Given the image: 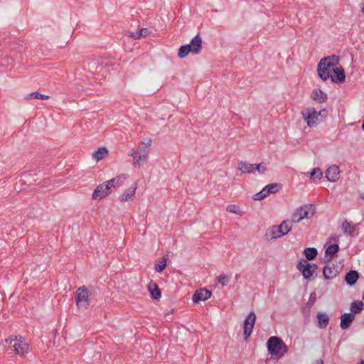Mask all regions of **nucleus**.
I'll list each match as a JSON object with an SVG mask.
<instances>
[{"instance_id":"nucleus-1","label":"nucleus","mask_w":364,"mask_h":364,"mask_svg":"<svg viewBox=\"0 0 364 364\" xmlns=\"http://www.w3.org/2000/svg\"><path fill=\"white\" fill-rule=\"evenodd\" d=\"M267 345L269 353L275 359L282 358L288 351V348L283 341L276 336L270 337Z\"/></svg>"},{"instance_id":"nucleus-2","label":"nucleus","mask_w":364,"mask_h":364,"mask_svg":"<svg viewBox=\"0 0 364 364\" xmlns=\"http://www.w3.org/2000/svg\"><path fill=\"white\" fill-rule=\"evenodd\" d=\"M315 209L312 205L306 204L297 208L291 214L290 221L299 223L304 219H309L314 216Z\"/></svg>"},{"instance_id":"nucleus-3","label":"nucleus","mask_w":364,"mask_h":364,"mask_svg":"<svg viewBox=\"0 0 364 364\" xmlns=\"http://www.w3.org/2000/svg\"><path fill=\"white\" fill-rule=\"evenodd\" d=\"M268 168V163L262 161L259 164L250 163L249 161H240L238 164V169L243 173H254L257 171L259 173H264Z\"/></svg>"},{"instance_id":"nucleus-4","label":"nucleus","mask_w":364,"mask_h":364,"mask_svg":"<svg viewBox=\"0 0 364 364\" xmlns=\"http://www.w3.org/2000/svg\"><path fill=\"white\" fill-rule=\"evenodd\" d=\"M307 125L310 127L316 126L321 122V111L317 112L314 107H307L301 112Z\"/></svg>"},{"instance_id":"nucleus-5","label":"nucleus","mask_w":364,"mask_h":364,"mask_svg":"<svg viewBox=\"0 0 364 364\" xmlns=\"http://www.w3.org/2000/svg\"><path fill=\"white\" fill-rule=\"evenodd\" d=\"M5 341L6 343L11 345V348L14 349V351L21 356L23 355L28 351L29 346L26 343L22 341L21 337H10L8 339H6Z\"/></svg>"},{"instance_id":"nucleus-6","label":"nucleus","mask_w":364,"mask_h":364,"mask_svg":"<svg viewBox=\"0 0 364 364\" xmlns=\"http://www.w3.org/2000/svg\"><path fill=\"white\" fill-rule=\"evenodd\" d=\"M297 269L301 272L305 279H311L316 275L317 266L302 259L298 263Z\"/></svg>"},{"instance_id":"nucleus-7","label":"nucleus","mask_w":364,"mask_h":364,"mask_svg":"<svg viewBox=\"0 0 364 364\" xmlns=\"http://www.w3.org/2000/svg\"><path fill=\"white\" fill-rule=\"evenodd\" d=\"M90 293L85 287H80L76 291V304L78 308L86 309L89 306Z\"/></svg>"},{"instance_id":"nucleus-8","label":"nucleus","mask_w":364,"mask_h":364,"mask_svg":"<svg viewBox=\"0 0 364 364\" xmlns=\"http://www.w3.org/2000/svg\"><path fill=\"white\" fill-rule=\"evenodd\" d=\"M111 186L107 181L97 186L92 193V198L93 200H101L109 196L111 193Z\"/></svg>"},{"instance_id":"nucleus-9","label":"nucleus","mask_w":364,"mask_h":364,"mask_svg":"<svg viewBox=\"0 0 364 364\" xmlns=\"http://www.w3.org/2000/svg\"><path fill=\"white\" fill-rule=\"evenodd\" d=\"M256 321V314L250 312L244 321V335L247 340L251 335Z\"/></svg>"},{"instance_id":"nucleus-10","label":"nucleus","mask_w":364,"mask_h":364,"mask_svg":"<svg viewBox=\"0 0 364 364\" xmlns=\"http://www.w3.org/2000/svg\"><path fill=\"white\" fill-rule=\"evenodd\" d=\"M279 184L271 183L266 186L260 192L253 196V199L256 200H262L266 198L269 193H274L279 191Z\"/></svg>"},{"instance_id":"nucleus-11","label":"nucleus","mask_w":364,"mask_h":364,"mask_svg":"<svg viewBox=\"0 0 364 364\" xmlns=\"http://www.w3.org/2000/svg\"><path fill=\"white\" fill-rule=\"evenodd\" d=\"M137 188V183H133L127 190L121 193L119 196V199L122 203L131 201L135 195L136 190Z\"/></svg>"},{"instance_id":"nucleus-12","label":"nucleus","mask_w":364,"mask_h":364,"mask_svg":"<svg viewBox=\"0 0 364 364\" xmlns=\"http://www.w3.org/2000/svg\"><path fill=\"white\" fill-rule=\"evenodd\" d=\"M333 73L330 75L331 81L335 83H341L346 78L345 71L343 68H331Z\"/></svg>"},{"instance_id":"nucleus-13","label":"nucleus","mask_w":364,"mask_h":364,"mask_svg":"<svg viewBox=\"0 0 364 364\" xmlns=\"http://www.w3.org/2000/svg\"><path fill=\"white\" fill-rule=\"evenodd\" d=\"M187 45L190 46L191 53L197 55L202 49V38L199 34H197L192 38L191 43Z\"/></svg>"},{"instance_id":"nucleus-14","label":"nucleus","mask_w":364,"mask_h":364,"mask_svg":"<svg viewBox=\"0 0 364 364\" xmlns=\"http://www.w3.org/2000/svg\"><path fill=\"white\" fill-rule=\"evenodd\" d=\"M326 177L331 182L337 181L340 177L339 168L336 165L330 166L326 172Z\"/></svg>"},{"instance_id":"nucleus-15","label":"nucleus","mask_w":364,"mask_h":364,"mask_svg":"<svg viewBox=\"0 0 364 364\" xmlns=\"http://www.w3.org/2000/svg\"><path fill=\"white\" fill-rule=\"evenodd\" d=\"M211 291L200 289L197 290L193 296V302L198 303L200 301H205L211 296Z\"/></svg>"},{"instance_id":"nucleus-16","label":"nucleus","mask_w":364,"mask_h":364,"mask_svg":"<svg viewBox=\"0 0 364 364\" xmlns=\"http://www.w3.org/2000/svg\"><path fill=\"white\" fill-rule=\"evenodd\" d=\"M339 63V58L335 55L323 58L319 63L321 65L326 66L328 68H333V67L338 65Z\"/></svg>"},{"instance_id":"nucleus-17","label":"nucleus","mask_w":364,"mask_h":364,"mask_svg":"<svg viewBox=\"0 0 364 364\" xmlns=\"http://www.w3.org/2000/svg\"><path fill=\"white\" fill-rule=\"evenodd\" d=\"M128 177V175L125 173L118 175L117 177L109 180V184L113 188L121 187L125 184V181H127Z\"/></svg>"},{"instance_id":"nucleus-18","label":"nucleus","mask_w":364,"mask_h":364,"mask_svg":"<svg viewBox=\"0 0 364 364\" xmlns=\"http://www.w3.org/2000/svg\"><path fill=\"white\" fill-rule=\"evenodd\" d=\"M323 274L325 279H331L338 275V271L334 264H331L323 267Z\"/></svg>"},{"instance_id":"nucleus-19","label":"nucleus","mask_w":364,"mask_h":364,"mask_svg":"<svg viewBox=\"0 0 364 364\" xmlns=\"http://www.w3.org/2000/svg\"><path fill=\"white\" fill-rule=\"evenodd\" d=\"M355 319V316L352 314L345 313L341 317L340 326L342 329H347Z\"/></svg>"},{"instance_id":"nucleus-20","label":"nucleus","mask_w":364,"mask_h":364,"mask_svg":"<svg viewBox=\"0 0 364 364\" xmlns=\"http://www.w3.org/2000/svg\"><path fill=\"white\" fill-rule=\"evenodd\" d=\"M311 97L314 100L323 103L327 100V95L321 90H314L311 92Z\"/></svg>"},{"instance_id":"nucleus-21","label":"nucleus","mask_w":364,"mask_h":364,"mask_svg":"<svg viewBox=\"0 0 364 364\" xmlns=\"http://www.w3.org/2000/svg\"><path fill=\"white\" fill-rule=\"evenodd\" d=\"M148 289L154 299L161 298V291L156 283L150 282L148 285Z\"/></svg>"},{"instance_id":"nucleus-22","label":"nucleus","mask_w":364,"mask_h":364,"mask_svg":"<svg viewBox=\"0 0 364 364\" xmlns=\"http://www.w3.org/2000/svg\"><path fill=\"white\" fill-rule=\"evenodd\" d=\"M318 318V326L320 328H325L329 322V317L326 313H318L316 316Z\"/></svg>"},{"instance_id":"nucleus-23","label":"nucleus","mask_w":364,"mask_h":364,"mask_svg":"<svg viewBox=\"0 0 364 364\" xmlns=\"http://www.w3.org/2000/svg\"><path fill=\"white\" fill-rule=\"evenodd\" d=\"M108 154V150L106 147H100L97 150L95 151L92 154V156L94 159L100 160L107 157Z\"/></svg>"},{"instance_id":"nucleus-24","label":"nucleus","mask_w":364,"mask_h":364,"mask_svg":"<svg viewBox=\"0 0 364 364\" xmlns=\"http://www.w3.org/2000/svg\"><path fill=\"white\" fill-rule=\"evenodd\" d=\"M329 69L326 66L321 65V63L318 64V76L324 81H326L330 77Z\"/></svg>"},{"instance_id":"nucleus-25","label":"nucleus","mask_w":364,"mask_h":364,"mask_svg":"<svg viewBox=\"0 0 364 364\" xmlns=\"http://www.w3.org/2000/svg\"><path fill=\"white\" fill-rule=\"evenodd\" d=\"M358 279V273L356 271L351 270L348 272L346 275V282L349 285H353L355 284Z\"/></svg>"},{"instance_id":"nucleus-26","label":"nucleus","mask_w":364,"mask_h":364,"mask_svg":"<svg viewBox=\"0 0 364 364\" xmlns=\"http://www.w3.org/2000/svg\"><path fill=\"white\" fill-rule=\"evenodd\" d=\"M291 223H292L289 219L288 220H284L279 225H277L280 232H282L283 235H287L291 230Z\"/></svg>"},{"instance_id":"nucleus-27","label":"nucleus","mask_w":364,"mask_h":364,"mask_svg":"<svg viewBox=\"0 0 364 364\" xmlns=\"http://www.w3.org/2000/svg\"><path fill=\"white\" fill-rule=\"evenodd\" d=\"M151 144V139L147 140V143L145 144L144 149H141L140 152L134 151L132 154L133 159H145L146 157V148L147 145Z\"/></svg>"},{"instance_id":"nucleus-28","label":"nucleus","mask_w":364,"mask_h":364,"mask_svg":"<svg viewBox=\"0 0 364 364\" xmlns=\"http://www.w3.org/2000/svg\"><path fill=\"white\" fill-rule=\"evenodd\" d=\"M364 306V304L361 301H353L350 305V311L353 314H358L360 312Z\"/></svg>"},{"instance_id":"nucleus-29","label":"nucleus","mask_w":364,"mask_h":364,"mask_svg":"<svg viewBox=\"0 0 364 364\" xmlns=\"http://www.w3.org/2000/svg\"><path fill=\"white\" fill-rule=\"evenodd\" d=\"M50 98V96L44 94H41L38 92H33L30 93L28 96L25 97L26 100L29 99H37V100H48Z\"/></svg>"},{"instance_id":"nucleus-30","label":"nucleus","mask_w":364,"mask_h":364,"mask_svg":"<svg viewBox=\"0 0 364 364\" xmlns=\"http://www.w3.org/2000/svg\"><path fill=\"white\" fill-rule=\"evenodd\" d=\"M191 53V50L189 46L184 45L180 47L178 53V56L180 58H186L188 53Z\"/></svg>"},{"instance_id":"nucleus-31","label":"nucleus","mask_w":364,"mask_h":364,"mask_svg":"<svg viewBox=\"0 0 364 364\" xmlns=\"http://www.w3.org/2000/svg\"><path fill=\"white\" fill-rule=\"evenodd\" d=\"M304 253L307 259L311 260L316 257L317 250L314 247H308L304 250Z\"/></svg>"},{"instance_id":"nucleus-32","label":"nucleus","mask_w":364,"mask_h":364,"mask_svg":"<svg viewBox=\"0 0 364 364\" xmlns=\"http://www.w3.org/2000/svg\"><path fill=\"white\" fill-rule=\"evenodd\" d=\"M338 249L337 244L329 245L326 250V255H329L330 258H331L338 251Z\"/></svg>"},{"instance_id":"nucleus-33","label":"nucleus","mask_w":364,"mask_h":364,"mask_svg":"<svg viewBox=\"0 0 364 364\" xmlns=\"http://www.w3.org/2000/svg\"><path fill=\"white\" fill-rule=\"evenodd\" d=\"M166 258L164 257L162 260L158 262L154 267V269L157 272H161L166 267Z\"/></svg>"},{"instance_id":"nucleus-34","label":"nucleus","mask_w":364,"mask_h":364,"mask_svg":"<svg viewBox=\"0 0 364 364\" xmlns=\"http://www.w3.org/2000/svg\"><path fill=\"white\" fill-rule=\"evenodd\" d=\"M226 210H227V211H228L230 213H235V214H237L239 215H242L243 214V213L240 210V207H238L236 205H233V204L228 205L226 207Z\"/></svg>"},{"instance_id":"nucleus-35","label":"nucleus","mask_w":364,"mask_h":364,"mask_svg":"<svg viewBox=\"0 0 364 364\" xmlns=\"http://www.w3.org/2000/svg\"><path fill=\"white\" fill-rule=\"evenodd\" d=\"M342 229L346 234H351L353 232V226L348 221H345L342 224Z\"/></svg>"},{"instance_id":"nucleus-36","label":"nucleus","mask_w":364,"mask_h":364,"mask_svg":"<svg viewBox=\"0 0 364 364\" xmlns=\"http://www.w3.org/2000/svg\"><path fill=\"white\" fill-rule=\"evenodd\" d=\"M270 232H271V237L272 238H279L282 236H284L282 235V232H280V230L278 228L277 225H274L270 229Z\"/></svg>"},{"instance_id":"nucleus-37","label":"nucleus","mask_w":364,"mask_h":364,"mask_svg":"<svg viewBox=\"0 0 364 364\" xmlns=\"http://www.w3.org/2000/svg\"><path fill=\"white\" fill-rule=\"evenodd\" d=\"M322 172L318 168H315L311 173V178L314 181L319 180L322 177Z\"/></svg>"},{"instance_id":"nucleus-38","label":"nucleus","mask_w":364,"mask_h":364,"mask_svg":"<svg viewBox=\"0 0 364 364\" xmlns=\"http://www.w3.org/2000/svg\"><path fill=\"white\" fill-rule=\"evenodd\" d=\"M230 281V278L226 274H220L218 278V282L219 284H220L223 287L226 286Z\"/></svg>"},{"instance_id":"nucleus-39","label":"nucleus","mask_w":364,"mask_h":364,"mask_svg":"<svg viewBox=\"0 0 364 364\" xmlns=\"http://www.w3.org/2000/svg\"><path fill=\"white\" fill-rule=\"evenodd\" d=\"M149 33V31L146 28H143L139 31V36H141V37H145L148 36Z\"/></svg>"},{"instance_id":"nucleus-40","label":"nucleus","mask_w":364,"mask_h":364,"mask_svg":"<svg viewBox=\"0 0 364 364\" xmlns=\"http://www.w3.org/2000/svg\"><path fill=\"white\" fill-rule=\"evenodd\" d=\"M315 301H316V293L313 292L310 295V297H309V303H310L311 304H314Z\"/></svg>"},{"instance_id":"nucleus-41","label":"nucleus","mask_w":364,"mask_h":364,"mask_svg":"<svg viewBox=\"0 0 364 364\" xmlns=\"http://www.w3.org/2000/svg\"><path fill=\"white\" fill-rule=\"evenodd\" d=\"M130 37H132L134 39H139L141 37V36H139V31H136L134 33H132Z\"/></svg>"},{"instance_id":"nucleus-42","label":"nucleus","mask_w":364,"mask_h":364,"mask_svg":"<svg viewBox=\"0 0 364 364\" xmlns=\"http://www.w3.org/2000/svg\"><path fill=\"white\" fill-rule=\"evenodd\" d=\"M330 242H338L339 240V236L338 235H333L330 238Z\"/></svg>"},{"instance_id":"nucleus-43","label":"nucleus","mask_w":364,"mask_h":364,"mask_svg":"<svg viewBox=\"0 0 364 364\" xmlns=\"http://www.w3.org/2000/svg\"><path fill=\"white\" fill-rule=\"evenodd\" d=\"M318 364H323V360H318Z\"/></svg>"},{"instance_id":"nucleus-44","label":"nucleus","mask_w":364,"mask_h":364,"mask_svg":"<svg viewBox=\"0 0 364 364\" xmlns=\"http://www.w3.org/2000/svg\"><path fill=\"white\" fill-rule=\"evenodd\" d=\"M360 198L364 200V193H363L361 195H360Z\"/></svg>"},{"instance_id":"nucleus-45","label":"nucleus","mask_w":364,"mask_h":364,"mask_svg":"<svg viewBox=\"0 0 364 364\" xmlns=\"http://www.w3.org/2000/svg\"><path fill=\"white\" fill-rule=\"evenodd\" d=\"M361 127H362L363 130L364 131V121L363 122Z\"/></svg>"},{"instance_id":"nucleus-46","label":"nucleus","mask_w":364,"mask_h":364,"mask_svg":"<svg viewBox=\"0 0 364 364\" xmlns=\"http://www.w3.org/2000/svg\"><path fill=\"white\" fill-rule=\"evenodd\" d=\"M360 364H364V360L361 361Z\"/></svg>"}]
</instances>
